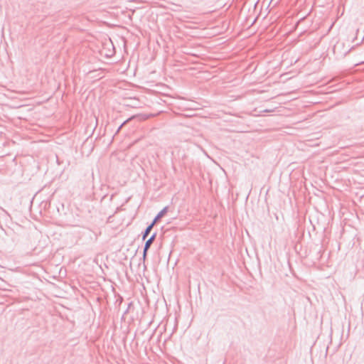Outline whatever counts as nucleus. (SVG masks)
<instances>
[{
    "label": "nucleus",
    "mask_w": 364,
    "mask_h": 364,
    "mask_svg": "<svg viewBox=\"0 0 364 364\" xmlns=\"http://www.w3.org/2000/svg\"><path fill=\"white\" fill-rule=\"evenodd\" d=\"M178 267H177L176 269V277L177 278H178Z\"/></svg>",
    "instance_id": "9d476101"
},
{
    "label": "nucleus",
    "mask_w": 364,
    "mask_h": 364,
    "mask_svg": "<svg viewBox=\"0 0 364 364\" xmlns=\"http://www.w3.org/2000/svg\"><path fill=\"white\" fill-rule=\"evenodd\" d=\"M128 311H129V309H126V311L124 312L123 316H124V315L128 312Z\"/></svg>",
    "instance_id": "ddd939ff"
},
{
    "label": "nucleus",
    "mask_w": 364,
    "mask_h": 364,
    "mask_svg": "<svg viewBox=\"0 0 364 364\" xmlns=\"http://www.w3.org/2000/svg\"><path fill=\"white\" fill-rule=\"evenodd\" d=\"M132 306V302H129L128 304V306H127V309H129V308Z\"/></svg>",
    "instance_id": "9b49d317"
},
{
    "label": "nucleus",
    "mask_w": 364,
    "mask_h": 364,
    "mask_svg": "<svg viewBox=\"0 0 364 364\" xmlns=\"http://www.w3.org/2000/svg\"><path fill=\"white\" fill-rule=\"evenodd\" d=\"M56 157H57V163H58V164H60L59 159H58V156H56Z\"/></svg>",
    "instance_id": "4468645a"
},
{
    "label": "nucleus",
    "mask_w": 364,
    "mask_h": 364,
    "mask_svg": "<svg viewBox=\"0 0 364 364\" xmlns=\"http://www.w3.org/2000/svg\"><path fill=\"white\" fill-rule=\"evenodd\" d=\"M188 22L185 21V19L183 18V35H188V32H186V31H184L185 28H191V27L187 24Z\"/></svg>",
    "instance_id": "20e7f679"
},
{
    "label": "nucleus",
    "mask_w": 364,
    "mask_h": 364,
    "mask_svg": "<svg viewBox=\"0 0 364 364\" xmlns=\"http://www.w3.org/2000/svg\"><path fill=\"white\" fill-rule=\"evenodd\" d=\"M183 54H187V55H191V53H189L188 51H184V50L183 51Z\"/></svg>",
    "instance_id": "f8f14e48"
},
{
    "label": "nucleus",
    "mask_w": 364,
    "mask_h": 364,
    "mask_svg": "<svg viewBox=\"0 0 364 364\" xmlns=\"http://www.w3.org/2000/svg\"><path fill=\"white\" fill-rule=\"evenodd\" d=\"M156 235H157L156 232H154L150 236V237L145 242V244H144V246L143 248V255H142V258L144 260L146 258L147 252H148L151 245H152L154 241L156 240Z\"/></svg>",
    "instance_id": "f257e3e1"
},
{
    "label": "nucleus",
    "mask_w": 364,
    "mask_h": 364,
    "mask_svg": "<svg viewBox=\"0 0 364 364\" xmlns=\"http://www.w3.org/2000/svg\"><path fill=\"white\" fill-rule=\"evenodd\" d=\"M168 207H164L154 218L152 222H154V224L157 220H159L160 218H161L165 213L167 212Z\"/></svg>",
    "instance_id": "7ed1b4c3"
},
{
    "label": "nucleus",
    "mask_w": 364,
    "mask_h": 364,
    "mask_svg": "<svg viewBox=\"0 0 364 364\" xmlns=\"http://www.w3.org/2000/svg\"><path fill=\"white\" fill-rule=\"evenodd\" d=\"M1 210H2V211H3L4 213H5L7 215H9V213H8L5 209H4L3 208H1Z\"/></svg>",
    "instance_id": "6e6552de"
},
{
    "label": "nucleus",
    "mask_w": 364,
    "mask_h": 364,
    "mask_svg": "<svg viewBox=\"0 0 364 364\" xmlns=\"http://www.w3.org/2000/svg\"><path fill=\"white\" fill-rule=\"evenodd\" d=\"M183 112L185 110H188L190 109L188 105H185L184 103H183Z\"/></svg>",
    "instance_id": "423d86ee"
},
{
    "label": "nucleus",
    "mask_w": 364,
    "mask_h": 364,
    "mask_svg": "<svg viewBox=\"0 0 364 364\" xmlns=\"http://www.w3.org/2000/svg\"><path fill=\"white\" fill-rule=\"evenodd\" d=\"M263 112H269V110H268V109H265V110H264Z\"/></svg>",
    "instance_id": "2eb2a0df"
},
{
    "label": "nucleus",
    "mask_w": 364,
    "mask_h": 364,
    "mask_svg": "<svg viewBox=\"0 0 364 364\" xmlns=\"http://www.w3.org/2000/svg\"><path fill=\"white\" fill-rule=\"evenodd\" d=\"M154 226V222H151L146 228V229L142 232L141 236H142V240H145L146 237L149 236V235L151 233L153 228Z\"/></svg>",
    "instance_id": "f03ea898"
},
{
    "label": "nucleus",
    "mask_w": 364,
    "mask_h": 364,
    "mask_svg": "<svg viewBox=\"0 0 364 364\" xmlns=\"http://www.w3.org/2000/svg\"><path fill=\"white\" fill-rule=\"evenodd\" d=\"M134 117H129L127 119H126L117 129V132H118L121 129L122 127L126 124L129 121L132 120Z\"/></svg>",
    "instance_id": "39448f33"
},
{
    "label": "nucleus",
    "mask_w": 364,
    "mask_h": 364,
    "mask_svg": "<svg viewBox=\"0 0 364 364\" xmlns=\"http://www.w3.org/2000/svg\"><path fill=\"white\" fill-rule=\"evenodd\" d=\"M178 317H176V324H175L174 328H173V330H175V329L176 328L177 326H178Z\"/></svg>",
    "instance_id": "0eeeda50"
},
{
    "label": "nucleus",
    "mask_w": 364,
    "mask_h": 364,
    "mask_svg": "<svg viewBox=\"0 0 364 364\" xmlns=\"http://www.w3.org/2000/svg\"><path fill=\"white\" fill-rule=\"evenodd\" d=\"M191 116H192V115H191V114H190V113L186 114V113H184V112H183V117H191Z\"/></svg>",
    "instance_id": "1a4fd4ad"
}]
</instances>
